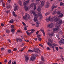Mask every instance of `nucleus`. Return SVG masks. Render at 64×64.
Listing matches in <instances>:
<instances>
[{
    "label": "nucleus",
    "mask_w": 64,
    "mask_h": 64,
    "mask_svg": "<svg viewBox=\"0 0 64 64\" xmlns=\"http://www.w3.org/2000/svg\"><path fill=\"white\" fill-rule=\"evenodd\" d=\"M12 15H13L14 16H15V17H17V15L16 14V12H15L14 11L12 12Z\"/></svg>",
    "instance_id": "14"
},
{
    "label": "nucleus",
    "mask_w": 64,
    "mask_h": 64,
    "mask_svg": "<svg viewBox=\"0 0 64 64\" xmlns=\"http://www.w3.org/2000/svg\"><path fill=\"white\" fill-rule=\"evenodd\" d=\"M17 48H14V49H13V51H17Z\"/></svg>",
    "instance_id": "33"
},
{
    "label": "nucleus",
    "mask_w": 64,
    "mask_h": 64,
    "mask_svg": "<svg viewBox=\"0 0 64 64\" xmlns=\"http://www.w3.org/2000/svg\"><path fill=\"white\" fill-rule=\"evenodd\" d=\"M32 13L34 16L35 17L34 19V22H37V21H38V19H37L38 18V17H40V18H42V15L41 14H36L35 12L34 11H32Z\"/></svg>",
    "instance_id": "1"
},
{
    "label": "nucleus",
    "mask_w": 64,
    "mask_h": 64,
    "mask_svg": "<svg viewBox=\"0 0 64 64\" xmlns=\"http://www.w3.org/2000/svg\"><path fill=\"white\" fill-rule=\"evenodd\" d=\"M14 11H16V10H17V9H16V8H15L14 9Z\"/></svg>",
    "instance_id": "53"
},
{
    "label": "nucleus",
    "mask_w": 64,
    "mask_h": 64,
    "mask_svg": "<svg viewBox=\"0 0 64 64\" xmlns=\"http://www.w3.org/2000/svg\"><path fill=\"white\" fill-rule=\"evenodd\" d=\"M37 36L38 37V38H40V35H37Z\"/></svg>",
    "instance_id": "45"
},
{
    "label": "nucleus",
    "mask_w": 64,
    "mask_h": 64,
    "mask_svg": "<svg viewBox=\"0 0 64 64\" xmlns=\"http://www.w3.org/2000/svg\"><path fill=\"white\" fill-rule=\"evenodd\" d=\"M10 32V30H6V33H7V34H9Z\"/></svg>",
    "instance_id": "23"
},
{
    "label": "nucleus",
    "mask_w": 64,
    "mask_h": 64,
    "mask_svg": "<svg viewBox=\"0 0 64 64\" xmlns=\"http://www.w3.org/2000/svg\"><path fill=\"white\" fill-rule=\"evenodd\" d=\"M8 2L9 3H10L11 2V0H8Z\"/></svg>",
    "instance_id": "62"
},
{
    "label": "nucleus",
    "mask_w": 64,
    "mask_h": 64,
    "mask_svg": "<svg viewBox=\"0 0 64 64\" xmlns=\"http://www.w3.org/2000/svg\"><path fill=\"white\" fill-rule=\"evenodd\" d=\"M50 14L49 12H48L46 13V16H47L48 15H49Z\"/></svg>",
    "instance_id": "35"
},
{
    "label": "nucleus",
    "mask_w": 64,
    "mask_h": 64,
    "mask_svg": "<svg viewBox=\"0 0 64 64\" xmlns=\"http://www.w3.org/2000/svg\"><path fill=\"white\" fill-rule=\"evenodd\" d=\"M52 11H53V10L55 8H56L57 7L56 6H55L54 5H53L52 6Z\"/></svg>",
    "instance_id": "18"
},
{
    "label": "nucleus",
    "mask_w": 64,
    "mask_h": 64,
    "mask_svg": "<svg viewBox=\"0 0 64 64\" xmlns=\"http://www.w3.org/2000/svg\"><path fill=\"white\" fill-rule=\"evenodd\" d=\"M11 31L12 33H14L15 32V30L13 29H11L10 30Z\"/></svg>",
    "instance_id": "26"
},
{
    "label": "nucleus",
    "mask_w": 64,
    "mask_h": 64,
    "mask_svg": "<svg viewBox=\"0 0 64 64\" xmlns=\"http://www.w3.org/2000/svg\"><path fill=\"white\" fill-rule=\"evenodd\" d=\"M8 22L9 23H13L14 22V21L13 19H12L11 20L9 21Z\"/></svg>",
    "instance_id": "17"
},
{
    "label": "nucleus",
    "mask_w": 64,
    "mask_h": 64,
    "mask_svg": "<svg viewBox=\"0 0 64 64\" xmlns=\"http://www.w3.org/2000/svg\"><path fill=\"white\" fill-rule=\"evenodd\" d=\"M24 8L26 11L28 10V8L27 6H24Z\"/></svg>",
    "instance_id": "20"
},
{
    "label": "nucleus",
    "mask_w": 64,
    "mask_h": 64,
    "mask_svg": "<svg viewBox=\"0 0 64 64\" xmlns=\"http://www.w3.org/2000/svg\"><path fill=\"white\" fill-rule=\"evenodd\" d=\"M62 23V20H58V24H61Z\"/></svg>",
    "instance_id": "11"
},
{
    "label": "nucleus",
    "mask_w": 64,
    "mask_h": 64,
    "mask_svg": "<svg viewBox=\"0 0 64 64\" xmlns=\"http://www.w3.org/2000/svg\"><path fill=\"white\" fill-rule=\"evenodd\" d=\"M17 32H18V33H19V32H20V33H22V32L20 30H18L17 31Z\"/></svg>",
    "instance_id": "38"
},
{
    "label": "nucleus",
    "mask_w": 64,
    "mask_h": 64,
    "mask_svg": "<svg viewBox=\"0 0 64 64\" xmlns=\"http://www.w3.org/2000/svg\"><path fill=\"white\" fill-rule=\"evenodd\" d=\"M18 6H14V8H15L17 9L18 8Z\"/></svg>",
    "instance_id": "39"
},
{
    "label": "nucleus",
    "mask_w": 64,
    "mask_h": 64,
    "mask_svg": "<svg viewBox=\"0 0 64 64\" xmlns=\"http://www.w3.org/2000/svg\"><path fill=\"white\" fill-rule=\"evenodd\" d=\"M4 48H1V50L2 51V50H4Z\"/></svg>",
    "instance_id": "48"
},
{
    "label": "nucleus",
    "mask_w": 64,
    "mask_h": 64,
    "mask_svg": "<svg viewBox=\"0 0 64 64\" xmlns=\"http://www.w3.org/2000/svg\"><path fill=\"white\" fill-rule=\"evenodd\" d=\"M63 16V14H61L59 16H58V17L60 18L61 17H62Z\"/></svg>",
    "instance_id": "27"
},
{
    "label": "nucleus",
    "mask_w": 64,
    "mask_h": 64,
    "mask_svg": "<svg viewBox=\"0 0 64 64\" xmlns=\"http://www.w3.org/2000/svg\"><path fill=\"white\" fill-rule=\"evenodd\" d=\"M18 2H19V3L20 4V5H21V1L19 0L18 1Z\"/></svg>",
    "instance_id": "52"
},
{
    "label": "nucleus",
    "mask_w": 64,
    "mask_h": 64,
    "mask_svg": "<svg viewBox=\"0 0 64 64\" xmlns=\"http://www.w3.org/2000/svg\"><path fill=\"white\" fill-rule=\"evenodd\" d=\"M8 54H9V53H11V50H8Z\"/></svg>",
    "instance_id": "32"
},
{
    "label": "nucleus",
    "mask_w": 64,
    "mask_h": 64,
    "mask_svg": "<svg viewBox=\"0 0 64 64\" xmlns=\"http://www.w3.org/2000/svg\"><path fill=\"white\" fill-rule=\"evenodd\" d=\"M22 24L24 25V26H26V24H25L24 22H22Z\"/></svg>",
    "instance_id": "50"
},
{
    "label": "nucleus",
    "mask_w": 64,
    "mask_h": 64,
    "mask_svg": "<svg viewBox=\"0 0 64 64\" xmlns=\"http://www.w3.org/2000/svg\"><path fill=\"white\" fill-rule=\"evenodd\" d=\"M40 31L42 32V33H43L44 34V36H45V32H44V30H42V29H40Z\"/></svg>",
    "instance_id": "16"
},
{
    "label": "nucleus",
    "mask_w": 64,
    "mask_h": 64,
    "mask_svg": "<svg viewBox=\"0 0 64 64\" xmlns=\"http://www.w3.org/2000/svg\"><path fill=\"white\" fill-rule=\"evenodd\" d=\"M48 41H50V42H51V39L50 38H49L48 39Z\"/></svg>",
    "instance_id": "49"
},
{
    "label": "nucleus",
    "mask_w": 64,
    "mask_h": 64,
    "mask_svg": "<svg viewBox=\"0 0 64 64\" xmlns=\"http://www.w3.org/2000/svg\"><path fill=\"white\" fill-rule=\"evenodd\" d=\"M6 13H9L10 12L9 10H7L6 12Z\"/></svg>",
    "instance_id": "56"
},
{
    "label": "nucleus",
    "mask_w": 64,
    "mask_h": 64,
    "mask_svg": "<svg viewBox=\"0 0 64 64\" xmlns=\"http://www.w3.org/2000/svg\"><path fill=\"white\" fill-rule=\"evenodd\" d=\"M39 46H41V47H43V45H42V44H39Z\"/></svg>",
    "instance_id": "58"
},
{
    "label": "nucleus",
    "mask_w": 64,
    "mask_h": 64,
    "mask_svg": "<svg viewBox=\"0 0 64 64\" xmlns=\"http://www.w3.org/2000/svg\"><path fill=\"white\" fill-rule=\"evenodd\" d=\"M10 28L11 29H14V26L13 25H12L10 26Z\"/></svg>",
    "instance_id": "31"
},
{
    "label": "nucleus",
    "mask_w": 64,
    "mask_h": 64,
    "mask_svg": "<svg viewBox=\"0 0 64 64\" xmlns=\"http://www.w3.org/2000/svg\"><path fill=\"white\" fill-rule=\"evenodd\" d=\"M51 18L50 16H49L48 18H47V20H48L49 21H51V20H50V18Z\"/></svg>",
    "instance_id": "30"
},
{
    "label": "nucleus",
    "mask_w": 64,
    "mask_h": 64,
    "mask_svg": "<svg viewBox=\"0 0 64 64\" xmlns=\"http://www.w3.org/2000/svg\"><path fill=\"white\" fill-rule=\"evenodd\" d=\"M6 8L7 9H9L10 8V6L8 5V4H7L6 5Z\"/></svg>",
    "instance_id": "22"
},
{
    "label": "nucleus",
    "mask_w": 64,
    "mask_h": 64,
    "mask_svg": "<svg viewBox=\"0 0 64 64\" xmlns=\"http://www.w3.org/2000/svg\"><path fill=\"white\" fill-rule=\"evenodd\" d=\"M32 56H34L35 57V56H38V54H34Z\"/></svg>",
    "instance_id": "46"
},
{
    "label": "nucleus",
    "mask_w": 64,
    "mask_h": 64,
    "mask_svg": "<svg viewBox=\"0 0 64 64\" xmlns=\"http://www.w3.org/2000/svg\"><path fill=\"white\" fill-rule=\"evenodd\" d=\"M49 2H47L46 3V8H48L49 7Z\"/></svg>",
    "instance_id": "13"
},
{
    "label": "nucleus",
    "mask_w": 64,
    "mask_h": 64,
    "mask_svg": "<svg viewBox=\"0 0 64 64\" xmlns=\"http://www.w3.org/2000/svg\"><path fill=\"white\" fill-rule=\"evenodd\" d=\"M23 41L22 39V38H17L16 39V41L18 42H21Z\"/></svg>",
    "instance_id": "8"
},
{
    "label": "nucleus",
    "mask_w": 64,
    "mask_h": 64,
    "mask_svg": "<svg viewBox=\"0 0 64 64\" xmlns=\"http://www.w3.org/2000/svg\"><path fill=\"white\" fill-rule=\"evenodd\" d=\"M56 28H53V31H57V30H58V28H59V27H60V26L57 25L56 26Z\"/></svg>",
    "instance_id": "7"
},
{
    "label": "nucleus",
    "mask_w": 64,
    "mask_h": 64,
    "mask_svg": "<svg viewBox=\"0 0 64 64\" xmlns=\"http://www.w3.org/2000/svg\"><path fill=\"white\" fill-rule=\"evenodd\" d=\"M38 40L39 41H41V40H42V38H38Z\"/></svg>",
    "instance_id": "42"
},
{
    "label": "nucleus",
    "mask_w": 64,
    "mask_h": 64,
    "mask_svg": "<svg viewBox=\"0 0 64 64\" xmlns=\"http://www.w3.org/2000/svg\"><path fill=\"white\" fill-rule=\"evenodd\" d=\"M7 61V60H4V62H6Z\"/></svg>",
    "instance_id": "60"
},
{
    "label": "nucleus",
    "mask_w": 64,
    "mask_h": 64,
    "mask_svg": "<svg viewBox=\"0 0 64 64\" xmlns=\"http://www.w3.org/2000/svg\"><path fill=\"white\" fill-rule=\"evenodd\" d=\"M28 31H31L30 32V34H32V33L34 32V31H35V30L34 29H32L30 30H28Z\"/></svg>",
    "instance_id": "10"
},
{
    "label": "nucleus",
    "mask_w": 64,
    "mask_h": 64,
    "mask_svg": "<svg viewBox=\"0 0 64 64\" xmlns=\"http://www.w3.org/2000/svg\"><path fill=\"white\" fill-rule=\"evenodd\" d=\"M44 5V2L43 1H42L41 2V4H40L39 6H38V10L39 12H40V9L41 8H42L43 6Z\"/></svg>",
    "instance_id": "4"
},
{
    "label": "nucleus",
    "mask_w": 64,
    "mask_h": 64,
    "mask_svg": "<svg viewBox=\"0 0 64 64\" xmlns=\"http://www.w3.org/2000/svg\"><path fill=\"white\" fill-rule=\"evenodd\" d=\"M53 45L54 46H56V44L54 43L53 44Z\"/></svg>",
    "instance_id": "61"
},
{
    "label": "nucleus",
    "mask_w": 64,
    "mask_h": 64,
    "mask_svg": "<svg viewBox=\"0 0 64 64\" xmlns=\"http://www.w3.org/2000/svg\"><path fill=\"white\" fill-rule=\"evenodd\" d=\"M48 27H50V28L53 27V24L51 23L50 24H49L48 25Z\"/></svg>",
    "instance_id": "12"
},
{
    "label": "nucleus",
    "mask_w": 64,
    "mask_h": 64,
    "mask_svg": "<svg viewBox=\"0 0 64 64\" xmlns=\"http://www.w3.org/2000/svg\"><path fill=\"white\" fill-rule=\"evenodd\" d=\"M35 59V57L32 55L30 59V61H33Z\"/></svg>",
    "instance_id": "9"
},
{
    "label": "nucleus",
    "mask_w": 64,
    "mask_h": 64,
    "mask_svg": "<svg viewBox=\"0 0 64 64\" xmlns=\"http://www.w3.org/2000/svg\"><path fill=\"white\" fill-rule=\"evenodd\" d=\"M28 51L29 52H35L37 53H39L40 52H41L40 50L38 48H36V49L34 48L33 50H29Z\"/></svg>",
    "instance_id": "2"
},
{
    "label": "nucleus",
    "mask_w": 64,
    "mask_h": 64,
    "mask_svg": "<svg viewBox=\"0 0 64 64\" xmlns=\"http://www.w3.org/2000/svg\"><path fill=\"white\" fill-rule=\"evenodd\" d=\"M46 49L48 50H49L50 49V48H49V47H47L46 48Z\"/></svg>",
    "instance_id": "40"
},
{
    "label": "nucleus",
    "mask_w": 64,
    "mask_h": 64,
    "mask_svg": "<svg viewBox=\"0 0 64 64\" xmlns=\"http://www.w3.org/2000/svg\"><path fill=\"white\" fill-rule=\"evenodd\" d=\"M60 13H60V12L59 11H58L57 12V14L58 15H59L60 14Z\"/></svg>",
    "instance_id": "36"
},
{
    "label": "nucleus",
    "mask_w": 64,
    "mask_h": 64,
    "mask_svg": "<svg viewBox=\"0 0 64 64\" xmlns=\"http://www.w3.org/2000/svg\"><path fill=\"white\" fill-rule=\"evenodd\" d=\"M56 50H57V51H58V47H56Z\"/></svg>",
    "instance_id": "47"
},
{
    "label": "nucleus",
    "mask_w": 64,
    "mask_h": 64,
    "mask_svg": "<svg viewBox=\"0 0 64 64\" xmlns=\"http://www.w3.org/2000/svg\"><path fill=\"white\" fill-rule=\"evenodd\" d=\"M24 29L25 30H27V27H25L24 28Z\"/></svg>",
    "instance_id": "51"
},
{
    "label": "nucleus",
    "mask_w": 64,
    "mask_h": 64,
    "mask_svg": "<svg viewBox=\"0 0 64 64\" xmlns=\"http://www.w3.org/2000/svg\"><path fill=\"white\" fill-rule=\"evenodd\" d=\"M41 60L42 61H40L39 63V64H43L45 63V60L44 59V58H43L42 56L41 57Z\"/></svg>",
    "instance_id": "5"
},
{
    "label": "nucleus",
    "mask_w": 64,
    "mask_h": 64,
    "mask_svg": "<svg viewBox=\"0 0 64 64\" xmlns=\"http://www.w3.org/2000/svg\"><path fill=\"white\" fill-rule=\"evenodd\" d=\"M54 35V33H52V34H49V36H53Z\"/></svg>",
    "instance_id": "34"
},
{
    "label": "nucleus",
    "mask_w": 64,
    "mask_h": 64,
    "mask_svg": "<svg viewBox=\"0 0 64 64\" xmlns=\"http://www.w3.org/2000/svg\"><path fill=\"white\" fill-rule=\"evenodd\" d=\"M25 16H23L24 19L26 20H27V19H30V16L28 14L26 13L25 14Z\"/></svg>",
    "instance_id": "3"
},
{
    "label": "nucleus",
    "mask_w": 64,
    "mask_h": 64,
    "mask_svg": "<svg viewBox=\"0 0 64 64\" xmlns=\"http://www.w3.org/2000/svg\"><path fill=\"white\" fill-rule=\"evenodd\" d=\"M24 43H22V45H21L20 46H24Z\"/></svg>",
    "instance_id": "57"
},
{
    "label": "nucleus",
    "mask_w": 64,
    "mask_h": 64,
    "mask_svg": "<svg viewBox=\"0 0 64 64\" xmlns=\"http://www.w3.org/2000/svg\"><path fill=\"white\" fill-rule=\"evenodd\" d=\"M56 12H57L56 11V10H54L52 12V14L53 15H55V14H56Z\"/></svg>",
    "instance_id": "29"
},
{
    "label": "nucleus",
    "mask_w": 64,
    "mask_h": 64,
    "mask_svg": "<svg viewBox=\"0 0 64 64\" xmlns=\"http://www.w3.org/2000/svg\"><path fill=\"white\" fill-rule=\"evenodd\" d=\"M35 5L34 6V10H35V9H36V5H37V4H38V3H35Z\"/></svg>",
    "instance_id": "21"
},
{
    "label": "nucleus",
    "mask_w": 64,
    "mask_h": 64,
    "mask_svg": "<svg viewBox=\"0 0 64 64\" xmlns=\"http://www.w3.org/2000/svg\"><path fill=\"white\" fill-rule=\"evenodd\" d=\"M35 5V4H32L30 6V7H34V5Z\"/></svg>",
    "instance_id": "28"
},
{
    "label": "nucleus",
    "mask_w": 64,
    "mask_h": 64,
    "mask_svg": "<svg viewBox=\"0 0 64 64\" xmlns=\"http://www.w3.org/2000/svg\"><path fill=\"white\" fill-rule=\"evenodd\" d=\"M29 3V1H26V2H25L24 3V5H27V4H28Z\"/></svg>",
    "instance_id": "19"
},
{
    "label": "nucleus",
    "mask_w": 64,
    "mask_h": 64,
    "mask_svg": "<svg viewBox=\"0 0 64 64\" xmlns=\"http://www.w3.org/2000/svg\"><path fill=\"white\" fill-rule=\"evenodd\" d=\"M58 44L60 45H62V44H64V40L63 38H61L60 41H59Z\"/></svg>",
    "instance_id": "6"
},
{
    "label": "nucleus",
    "mask_w": 64,
    "mask_h": 64,
    "mask_svg": "<svg viewBox=\"0 0 64 64\" xmlns=\"http://www.w3.org/2000/svg\"><path fill=\"white\" fill-rule=\"evenodd\" d=\"M4 25L3 24V23H2L1 24V26H2V27H3V26H4Z\"/></svg>",
    "instance_id": "55"
},
{
    "label": "nucleus",
    "mask_w": 64,
    "mask_h": 64,
    "mask_svg": "<svg viewBox=\"0 0 64 64\" xmlns=\"http://www.w3.org/2000/svg\"><path fill=\"white\" fill-rule=\"evenodd\" d=\"M58 18H56L54 19V21L55 22H56L58 21Z\"/></svg>",
    "instance_id": "25"
},
{
    "label": "nucleus",
    "mask_w": 64,
    "mask_h": 64,
    "mask_svg": "<svg viewBox=\"0 0 64 64\" xmlns=\"http://www.w3.org/2000/svg\"><path fill=\"white\" fill-rule=\"evenodd\" d=\"M12 64H16V62L14 61V62H12Z\"/></svg>",
    "instance_id": "37"
},
{
    "label": "nucleus",
    "mask_w": 64,
    "mask_h": 64,
    "mask_svg": "<svg viewBox=\"0 0 64 64\" xmlns=\"http://www.w3.org/2000/svg\"><path fill=\"white\" fill-rule=\"evenodd\" d=\"M60 6H61L63 4V3H62V2H61L60 3Z\"/></svg>",
    "instance_id": "43"
},
{
    "label": "nucleus",
    "mask_w": 64,
    "mask_h": 64,
    "mask_svg": "<svg viewBox=\"0 0 64 64\" xmlns=\"http://www.w3.org/2000/svg\"><path fill=\"white\" fill-rule=\"evenodd\" d=\"M47 43L48 45H49L50 46H52V45L50 42H47Z\"/></svg>",
    "instance_id": "24"
},
{
    "label": "nucleus",
    "mask_w": 64,
    "mask_h": 64,
    "mask_svg": "<svg viewBox=\"0 0 64 64\" xmlns=\"http://www.w3.org/2000/svg\"><path fill=\"white\" fill-rule=\"evenodd\" d=\"M20 51H21V52H22L24 51V49L22 48V49L20 50Z\"/></svg>",
    "instance_id": "44"
},
{
    "label": "nucleus",
    "mask_w": 64,
    "mask_h": 64,
    "mask_svg": "<svg viewBox=\"0 0 64 64\" xmlns=\"http://www.w3.org/2000/svg\"><path fill=\"white\" fill-rule=\"evenodd\" d=\"M25 58L26 61V62H28L29 60V57L27 56H26Z\"/></svg>",
    "instance_id": "15"
},
{
    "label": "nucleus",
    "mask_w": 64,
    "mask_h": 64,
    "mask_svg": "<svg viewBox=\"0 0 64 64\" xmlns=\"http://www.w3.org/2000/svg\"><path fill=\"white\" fill-rule=\"evenodd\" d=\"M34 40H35V41H37V38H34Z\"/></svg>",
    "instance_id": "59"
},
{
    "label": "nucleus",
    "mask_w": 64,
    "mask_h": 64,
    "mask_svg": "<svg viewBox=\"0 0 64 64\" xmlns=\"http://www.w3.org/2000/svg\"><path fill=\"white\" fill-rule=\"evenodd\" d=\"M59 49H61V50L62 49V48L61 47H59Z\"/></svg>",
    "instance_id": "64"
},
{
    "label": "nucleus",
    "mask_w": 64,
    "mask_h": 64,
    "mask_svg": "<svg viewBox=\"0 0 64 64\" xmlns=\"http://www.w3.org/2000/svg\"><path fill=\"white\" fill-rule=\"evenodd\" d=\"M26 33L27 35H29L30 34V33L28 31H26Z\"/></svg>",
    "instance_id": "41"
},
{
    "label": "nucleus",
    "mask_w": 64,
    "mask_h": 64,
    "mask_svg": "<svg viewBox=\"0 0 64 64\" xmlns=\"http://www.w3.org/2000/svg\"><path fill=\"white\" fill-rule=\"evenodd\" d=\"M59 32L60 33H62V30H60Z\"/></svg>",
    "instance_id": "54"
},
{
    "label": "nucleus",
    "mask_w": 64,
    "mask_h": 64,
    "mask_svg": "<svg viewBox=\"0 0 64 64\" xmlns=\"http://www.w3.org/2000/svg\"><path fill=\"white\" fill-rule=\"evenodd\" d=\"M36 25V27H39V24H37Z\"/></svg>",
    "instance_id": "63"
}]
</instances>
